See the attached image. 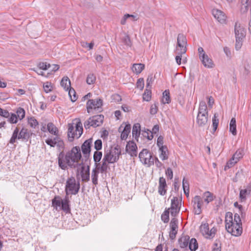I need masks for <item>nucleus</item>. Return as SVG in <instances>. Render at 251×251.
<instances>
[{
	"mask_svg": "<svg viewBox=\"0 0 251 251\" xmlns=\"http://www.w3.org/2000/svg\"><path fill=\"white\" fill-rule=\"evenodd\" d=\"M63 155L62 153H60L58 157V165L62 170H66L67 165L71 168H75L80 165L81 163H79L81 158L80 149L79 147H73L72 150L67 152L65 161L63 159Z\"/></svg>",
	"mask_w": 251,
	"mask_h": 251,
	"instance_id": "nucleus-1",
	"label": "nucleus"
},
{
	"mask_svg": "<svg viewBox=\"0 0 251 251\" xmlns=\"http://www.w3.org/2000/svg\"><path fill=\"white\" fill-rule=\"evenodd\" d=\"M226 228L228 232L235 236L241 235L243 228L239 214L235 213L233 221L232 214L227 212L226 215Z\"/></svg>",
	"mask_w": 251,
	"mask_h": 251,
	"instance_id": "nucleus-2",
	"label": "nucleus"
},
{
	"mask_svg": "<svg viewBox=\"0 0 251 251\" xmlns=\"http://www.w3.org/2000/svg\"><path fill=\"white\" fill-rule=\"evenodd\" d=\"M47 130L50 134L55 135V137L46 139V143L51 147L56 146L58 150H63L64 149V143L59 136L58 129L56 126L53 123H49L47 125Z\"/></svg>",
	"mask_w": 251,
	"mask_h": 251,
	"instance_id": "nucleus-3",
	"label": "nucleus"
},
{
	"mask_svg": "<svg viewBox=\"0 0 251 251\" xmlns=\"http://www.w3.org/2000/svg\"><path fill=\"white\" fill-rule=\"evenodd\" d=\"M121 154V149L117 146L114 147H111L109 149H105L103 157L110 162L114 163L118 161Z\"/></svg>",
	"mask_w": 251,
	"mask_h": 251,
	"instance_id": "nucleus-4",
	"label": "nucleus"
},
{
	"mask_svg": "<svg viewBox=\"0 0 251 251\" xmlns=\"http://www.w3.org/2000/svg\"><path fill=\"white\" fill-rule=\"evenodd\" d=\"M79 189V182L78 181L77 183H76L74 177L71 176L67 179L65 186L66 195L69 194L76 195L78 192Z\"/></svg>",
	"mask_w": 251,
	"mask_h": 251,
	"instance_id": "nucleus-5",
	"label": "nucleus"
},
{
	"mask_svg": "<svg viewBox=\"0 0 251 251\" xmlns=\"http://www.w3.org/2000/svg\"><path fill=\"white\" fill-rule=\"evenodd\" d=\"M198 51L199 58L205 68L211 69L215 67V64L212 59L205 53L202 47H199Z\"/></svg>",
	"mask_w": 251,
	"mask_h": 251,
	"instance_id": "nucleus-6",
	"label": "nucleus"
},
{
	"mask_svg": "<svg viewBox=\"0 0 251 251\" xmlns=\"http://www.w3.org/2000/svg\"><path fill=\"white\" fill-rule=\"evenodd\" d=\"M139 157L142 163L150 167L154 164V158L147 149H143L139 154Z\"/></svg>",
	"mask_w": 251,
	"mask_h": 251,
	"instance_id": "nucleus-7",
	"label": "nucleus"
},
{
	"mask_svg": "<svg viewBox=\"0 0 251 251\" xmlns=\"http://www.w3.org/2000/svg\"><path fill=\"white\" fill-rule=\"evenodd\" d=\"M200 231L204 237L210 239L214 237L216 229L213 227L209 230L208 224L205 223L200 226Z\"/></svg>",
	"mask_w": 251,
	"mask_h": 251,
	"instance_id": "nucleus-8",
	"label": "nucleus"
},
{
	"mask_svg": "<svg viewBox=\"0 0 251 251\" xmlns=\"http://www.w3.org/2000/svg\"><path fill=\"white\" fill-rule=\"evenodd\" d=\"M102 105V100L99 99L97 100H89L87 102V110L88 113H90L92 109L100 110Z\"/></svg>",
	"mask_w": 251,
	"mask_h": 251,
	"instance_id": "nucleus-9",
	"label": "nucleus"
},
{
	"mask_svg": "<svg viewBox=\"0 0 251 251\" xmlns=\"http://www.w3.org/2000/svg\"><path fill=\"white\" fill-rule=\"evenodd\" d=\"M192 203L195 214L199 215L201 213V208L203 203L202 198L199 196H196L192 200Z\"/></svg>",
	"mask_w": 251,
	"mask_h": 251,
	"instance_id": "nucleus-10",
	"label": "nucleus"
},
{
	"mask_svg": "<svg viewBox=\"0 0 251 251\" xmlns=\"http://www.w3.org/2000/svg\"><path fill=\"white\" fill-rule=\"evenodd\" d=\"M180 201H181L180 200ZM181 201L177 197H174L171 200V205L170 208L171 215L173 217H176L180 211Z\"/></svg>",
	"mask_w": 251,
	"mask_h": 251,
	"instance_id": "nucleus-11",
	"label": "nucleus"
},
{
	"mask_svg": "<svg viewBox=\"0 0 251 251\" xmlns=\"http://www.w3.org/2000/svg\"><path fill=\"white\" fill-rule=\"evenodd\" d=\"M234 33L236 38L244 39L246 36L245 28L238 22H236L234 25Z\"/></svg>",
	"mask_w": 251,
	"mask_h": 251,
	"instance_id": "nucleus-12",
	"label": "nucleus"
},
{
	"mask_svg": "<svg viewBox=\"0 0 251 251\" xmlns=\"http://www.w3.org/2000/svg\"><path fill=\"white\" fill-rule=\"evenodd\" d=\"M178 222L177 219H176L175 217H174L170 223V226L171 228V230L170 231V237L171 239H174L176 238L178 231Z\"/></svg>",
	"mask_w": 251,
	"mask_h": 251,
	"instance_id": "nucleus-13",
	"label": "nucleus"
},
{
	"mask_svg": "<svg viewBox=\"0 0 251 251\" xmlns=\"http://www.w3.org/2000/svg\"><path fill=\"white\" fill-rule=\"evenodd\" d=\"M92 142L93 140L92 138H90L86 140L81 146V150L85 158H87L89 156Z\"/></svg>",
	"mask_w": 251,
	"mask_h": 251,
	"instance_id": "nucleus-14",
	"label": "nucleus"
},
{
	"mask_svg": "<svg viewBox=\"0 0 251 251\" xmlns=\"http://www.w3.org/2000/svg\"><path fill=\"white\" fill-rule=\"evenodd\" d=\"M137 147L136 144L133 141L127 142L126 151L132 157L136 156L137 155Z\"/></svg>",
	"mask_w": 251,
	"mask_h": 251,
	"instance_id": "nucleus-15",
	"label": "nucleus"
},
{
	"mask_svg": "<svg viewBox=\"0 0 251 251\" xmlns=\"http://www.w3.org/2000/svg\"><path fill=\"white\" fill-rule=\"evenodd\" d=\"M212 14L219 22L221 24L226 23V16L222 11L218 9H213L212 10Z\"/></svg>",
	"mask_w": 251,
	"mask_h": 251,
	"instance_id": "nucleus-16",
	"label": "nucleus"
},
{
	"mask_svg": "<svg viewBox=\"0 0 251 251\" xmlns=\"http://www.w3.org/2000/svg\"><path fill=\"white\" fill-rule=\"evenodd\" d=\"M80 175L81 178V181L83 182H88L90 180V167L87 166L85 167L82 165L81 167Z\"/></svg>",
	"mask_w": 251,
	"mask_h": 251,
	"instance_id": "nucleus-17",
	"label": "nucleus"
},
{
	"mask_svg": "<svg viewBox=\"0 0 251 251\" xmlns=\"http://www.w3.org/2000/svg\"><path fill=\"white\" fill-rule=\"evenodd\" d=\"M112 163L110 162L108 160H107L106 158L103 157L101 161V163H99L95 166V167L100 170L101 173H106L107 169L109 168L108 164H112Z\"/></svg>",
	"mask_w": 251,
	"mask_h": 251,
	"instance_id": "nucleus-18",
	"label": "nucleus"
},
{
	"mask_svg": "<svg viewBox=\"0 0 251 251\" xmlns=\"http://www.w3.org/2000/svg\"><path fill=\"white\" fill-rule=\"evenodd\" d=\"M91 126L93 127H97L100 126L104 119V116L102 115H98L90 117L89 119Z\"/></svg>",
	"mask_w": 251,
	"mask_h": 251,
	"instance_id": "nucleus-19",
	"label": "nucleus"
},
{
	"mask_svg": "<svg viewBox=\"0 0 251 251\" xmlns=\"http://www.w3.org/2000/svg\"><path fill=\"white\" fill-rule=\"evenodd\" d=\"M251 193V184H249L246 188L241 189L240 191L239 198L241 201H245L248 197L250 196Z\"/></svg>",
	"mask_w": 251,
	"mask_h": 251,
	"instance_id": "nucleus-20",
	"label": "nucleus"
},
{
	"mask_svg": "<svg viewBox=\"0 0 251 251\" xmlns=\"http://www.w3.org/2000/svg\"><path fill=\"white\" fill-rule=\"evenodd\" d=\"M167 184L166 179L163 177H160L159 180L158 193L160 195L164 196L166 193Z\"/></svg>",
	"mask_w": 251,
	"mask_h": 251,
	"instance_id": "nucleus-21",
	"label": "nucleus"
},
{
	"mask_svg": "<svg viewBox=\"0 0 251 251\" xmlns=\"http://www.w3.org/2000/svg\"><path fill=\"white\" fill-rule=\"evenodd\" d=\"M208 121V115L198 114L197 117L196 123L200 126H205Z\"/></svg>",
	"mask_w": 251,
	"mask_h": 251,
	"instance_id": "nucleus-22",
	"label": "nucleus"
},
{
	"mask_svg": "<svg viewBox=\"0 0 251 251\" xmlns=\"http://www.w3.org/2000/svg\"><path fill=\"white\" fill-rule=\"evenodd\" d=\"M249 8L251 11V0H241V12L246 13Z\"/></svg>",
	"mask_w": 251,
	"mask_h": 251,
	"instance_id": "nucleus-23",
	"label": "nucleus"
},
{
	"mask_svg": "<svg viewBox=\"0 0 251 251\" xmlns=\"http://www.w3.org/2000/svg\"><path fill=\"white\" fill-rule=\"evenodd\" d=\"M63 200L59 196H55L52 200V205L57 211L61 210V204Z\"/></svg>",
	"mask_w": 251,
	"mask_h": 251,
	"instance_id": "nucleus-24",
	"label": "nucleus"
},
{
	"mask_svg": "<svg viewBox=\"0 0 251 251\" xmlns=\"http://www.w3.org/2000/svg\"><path fill=\"white\" fill-rule=\"evenodd\" d=\"M74 124H68V136L69 140L72 141L76 138Z\"/></svg>",
	"mask_w": 251,
	"mask_h": 251,
	"instance_id": "nucleus-25",
	"label": "nucleus"
},
{
	"mask_svg": "<svg viewBox=\"0 0 251 251\" xmlns=\"http://www.w3.org/2000/svg\"><path fill=\"white\" fill-rule=\"evenodd\" d=\"M189 239L190 237L188 235L182 236L178 240L179 247L182 249L187 247L189 245Z\"/></svg>",
	"mask_w": 251,
	"mask_h": 251,
	"instance_id": "nucleus-26",
	"label": "nucleus"
},
{
	"mask_svg": "<svg viewBox=\"0 0 251 251\" xmlns=\"http://www.w3.org/2000/svg\"><path fill=\"white\" fill-rule=\"evenodd\" d=\"M214 196L212 193L209 191H206L204 192L202 195V199L203 201V202H205L206 204H208L210 202L214 200Z\"/></svg>",
	"mask_w": 251,
	"mask_h": 251,
	"instance_id": "nucleus-27",
	"label": "nucleus"
},
{
	"mask_svg": "<svg viewBox=\"0 0 251 251\" xmlns=\"http://www.w3.org/2000/svg\"><path fill=\"white\" fill-rule=\"evenodd\" d=\"M100 172V170L96 167L93 169L91 173V178L92 183L96 185L98 183V176Z\"/></svg>",
	"mask_w": 251,
	"mask_h": 251,
	"instance_id": "nucleus-28",
	"label": "nucleus"
},
{
	"mask_svg": "<svg viewBox=\"0 0 251 251\" xmlns=\"http://www.w3.org/2000/svg\"><path fill=\"white\" fill-rule=\"evenodd\" d=\"M30 135L28 129L25 128H22L19 131V139L27 140L29 138Z\"/></svg>",
	"mask_w": 251,
	"mask_h": 251,
	"instance_id": "nucleus-29",
	"label": "nucleus"
},
{
	"mask_svg": "<svg viewBox=\"0 0 251 251\" xmlns=\"http://www.w3.org/2000/svg\"><path fill=\"white\" fill-rule=\"evenodd\" d=\"M141 126L140 124L136 123L134 125L132 128V134L133 137L137 138L139 137L141 132Z\"/></svg>",
	"mask_w": 251,
	"mask_h": 251,
	"instance_id": "nucleus-30",
	"label": "nucleus"
},
{
	"mask_svg": "<svg viewBox=\"0 0 251 251\" xmlns=\"http://www.w3.org/2000/svg\"><path fill=\"white\" fill-rule=\"evenodd\" d=\"M144 68L145 65L142 63H139L134 64L132 65L131 69L133 73L138 75L140 74L142 72V71L144 69Z\"/></svg>",
	"mask_w": 251,
	"mask_h": 251,
	"instance_id": "nucleus-31",
	"label": "nucleus"
},
{
	"mask_svg": "<svg viewBox=\"0 0 251 251\" xmlns=\"http://www.w3.org/2000/svg\"><path fill=\"white\" fill-rule=\"evenodd\" d=\"M160 152L159 157L162 160H165L168 158V150L166 146H164L162 148L159 149Z\"/></svg>",
	"mask_w": 251,
	"mask_h": 251,
	"instance_id": "nucleus-32",
	"label": "nucleus"
},
{
	"mask_svg": "<svg viewBox=\"0 0 251 251\" xmlns=\"http://www.w3.org/2000/svg\"><path fill=\"white\" fill-rule=\"evenodd\" d=\"M75 128V136L76 138H78L80 137L81 134L83 133V128L82 124L80 122H77L75 126H74Z\"/></svg>",
	"mask_w": 251,
	"mask_h": 251,
	"instance_id": "nucleus-33",
	"label": "nucleus"
},
{
	"mask_svg": "<svg viewBox=\"0 0 251 251\" xmlns=\"http://www.w3.org/2000/svg\"><path fill=\"white\" fill-rule=\"evenodd\" d=\"M198 114L207 115V106L204 101H201L200 103L199 112Z\"/></svg>",
	"mask_w": 251,
	"mask_h": 251,
	"instance_id": "nucleus-34",
	"label": "nucleus"
},
{
	"mask_svg": "<svg viewBox=\"0 0 251 251\" xmlns=\"http://www.w3.org/2000/svg\"><path fill=\"white\" fill-rule=\"evenodd\" d=\"M130 129H131L130 125L127 124L125 126L121 134V138L122 140L126 139L129 133L130 132Z\"/></svg>",
	"mask_w": 251,
	"mask_h": 251,
	"instance_id": "nucleus-35",
	"label": "nucleus"
},
{
	"mask_svg": "<svg viewBox=\"0 0 251 251\" xmlns=\"http://www.w3.org/2000/svg\"><path fill=\"white\" fill-rule=\"evenodd\" d=\"M61 85L66 91L71 88V81L68 77H63L61 81Z\"/></svg>",
	"mask_w": 251,
	"mask_h": 251,
	"instance_id": "nucleus-36",
	"label": "nucleus"
},
{
	"mask_svg": "<svg viewBox=\"0 0 251 251\" xmlns=\"http://www.w3.org/2000/svg\"><path fill=\"white\" fill-rule=\"evenodd\" d=\"M229 131L233 135H236L237 134L236 119L235 118H232L230 120L229 123Z\"/></svg>",
	"mask_w": 251,
	"mask_h": 251,
	"instance_id": "nucleus-37",
	"label": "nucleus"
},
{
	"mask_svg": "<svg viewBox=\"0 0 251 251\" xmlns=\"http://www.w3.org/2000/svg\"><path fill=\"white\" fill-rule=\"evenodd\" d=\"M69 202V201L67 198L62 201L61 209L63 210L66 213H69L70 211Z\"/></svg>",
	"mask_w": 251,
	"mask_h": 251,
	"instance_id": "nucleus-38",
	"label": "nucleus"
},
{
	"mask_svg": "<svg viewBox=\"0 0 251 251\" xmlns=\"http://www.w3.org/2000/svg\"><path fill=\"white\" fill-rule=\"evenodd\" d=\"M176 50L177 54L178 55H182L186 53L187 51V46L181 45L179 44H176Z\"/></svg>",
	"mask_w": 251,
	"mask_h": 251,
	"instance_id": "nucleus-39",
	"label": "nucleus"
},
{
	"mask_svg": "<svg viewBox=\"0 0 251 251\" xmlns=\"http://www.w3.org/2000/svg\"><path fill=\"white\" fill-rule=\"evenodd\" d=\"M19 129L18 127H16L14 129L13 134L12 135V137H11L9 143L10 144H14L16 140L19 139Z\"/></svg>",
	"mask_w": 251,
	"mask_h": 251,
	"instance_id": "nucleus-40",
	"label": "nucleus"
},
{
	"mask_svg": "<svg viewBox=\"0 0 251 251\" xmlns=\"http://www.w3.org/2000/svg\"><path fill=\"white\" fill-rule=\"evenodd\" d=\"M189 248L191 251H195L198 248V244L195 238H192L189 240Z\"/></svg>",
	"mask_w": 251,
	"mask_h": 251,
	"instance_id": "nucleus-41",
	"label": "nucleus"
},
{
	"mask_svg": "<svg viewBox=\"0 0 251 251\" xmlns=\"http://www.w3.org/2000/svg\"><path fill=\"white\" fill-rule=\"evenodd\" d=\"M177 44L181 45H187V39L186 36L181 33H179L177 35Z\"/></svg>",
	"mask_w": 251,
	"mask_h": 251,
	"instance_id": "nucleus-42",
	"label": "nucleus"
},
{
	"mask_svg": "<svg viewBox=\"0 0 251 251\" xmlns=\"http://www.w3.org/2000/svg\"><path fill=\"white\" fill-rule=\"evenodd\" d=\"M102 156V152L96 151L94 152L93 159L95 162V166L100 163Z\"/></svg>",
	"mask_w": 251,
	"mask_h": 251,
	"instance_id": "nucleus-43",
	"label": "nucleus"
},
{
	"mask_svg": "<svg viewBox=\"0 0 251 251\" xmlns=\"http://www.w3.org/2000/svg\"><path fill=\"white\" fill-rule=\"evenodd\" d=\"M7 119V121L12 124H16L18 122V119L16 114L13 113H10L9 116L6 117Z\"/></svg>",
	"mask_w": 251,
	"mask_h": 251,
	"instance_id": "nucleus-44",
	"label": "nucleus"
},
{
	"mask_svg": "<svg viewBox=\"0 0 251 251\" xmlns=\"http://www.w3.org/2000/svg\"><path fill=\"white\" fill-rule=\"evenodd\" d=\"M142 135L146 137L148 140H151L152 139L153 137V135H152V133H151V130L144 128L141 130Z\"/></svg>",
	"mask_w": 251,
	"mask_h": 251,
	"instance_id": "nucleus-45",
	"label": "nucleus"
},
{
	"mask_svg": "<svg viewBox=\"0 0 251 251\" xmlns=\"http://www.w3.org/2000/svg\"><path fill=\"white\" fill-rule=\"evenodd\" d=\"M244 155V149L241 148L239 149L235 152V153L233 154L232 157L236 160V161H238Z\"/></svg>",
	"mask_w": 251,
	"mask_h": 251,
	"instance_id": "nucleus-46",
	"label": "nucleus"
},
{
	"mask_svg": "<svg viewBox=\"0 0 251 251\" xmlns=\"http://www.w3.org/2000/svg\"><path fill=\"white\" fill-rule=\"evenodd\" d=\"M170 93L169 90H165L163 93L162 101L163 103H169L170 102Z\"/></svg>",
	"mask_w": 251,
	"mask_h": 251,
	"instance_id": "nucleus-47",
	"label": "nucleus"
},
{
	"mask_svg": "<svg viewBox=\"0 0 251 251\" xmlns=\"http://www.w3.org/2000/svg\"><path fill=\"white\" fill-rule=\"evenodd\" d=\"M170 208L166 209L161 215V220L164 223L169 221Z\"/></svg>",
	"mask_w": 251,
	"mask_h": 251,
	"instance_id": "nucleus-48",
	"label": "nucleus"
},
{
	"mask_svg": "<svg viewBox=\"0 0 251 251\" xmlns=\"http://www.w3.org/2000/svg\"><path fill=\"white\" fill-rule=\"evenodd\" d=\"M17 119L20 120H22L25 117V112L24 108L22 107H19L16 110Z\"/></svg>",
	"mask_w": 251,
	"mask_h": 251,
	"instance_id": "nucleus-49",
	"label": "nucleus"
},
{
	"mask_svg": "<svg viewBox=\"0 0 251 251\" xmlns=\"http://www.w3.org/2000/svg\"><path fill=\"white\" fill-rule=\"evenodd\" d=\"M150 89V88H147L143 95V100L147 101H150L151 99V92Z\"/></svg>",
	"mask_w": 251,
	"mask_h": 251,
	"instance_id": "nucleus-50",
	"label": "nucleus"
},
{
	"mask_svg": "<svg viewBox=\"0 0 251 251\" xmlns=\"http://www.w3.org/2000/svg\"><path fill=\"white\" fill-rule=\"evenodd\" d=\"M219 115L217 113H215L212 118V126L214 131H215L219 125Z\"/></svg>",
	"mask_w": 251,
	"mask_h": 251,
	"instance_id": "nucleus-51",
	"label": "nucleus"
},
{
	"mask_svg": "<svg viewBox=\"0 0 251 251\" xmlns=\"http://www.w3.org/2000/svg\"><path fill=\"white\" fill-rule=\"evenodd\" d=\"M27 120L28 123L31 127L35 128L38 125V122L34 117L28 118Z\"/></svg>",
	"mask_w": 251,
	"mask_h": 251,
	"instance_id": "nucleus-52",
	"label": "nucleus"
},
{
	"mask_svg": "<svg viewBox=\"0 0 251 251\" xmlns=\"http://www.w3.org/2000/svg\"><path fill=\"white\" fill-rule=\"evenodd\" d=\"M238 161H236V160L232 157V158L226 163V164L225 167V170H226L227 169L232 167Z\"/></svg>",
	"mask_w": 251,
	"mask_h": 251,
	"instance_id": "nucleus-53",
	"label": "nucleus"
},
{
	"mask_svg": "<svg viewBox=\"0 0 251 251\" xmlns=\"http://www.w3.org/2000/svg\"><path fill=\"white\" fill-rule=\"evenodd\" d=\"M96 81V77L93 74H89L88 75L86 79V82L88 84H93Z\"/></svg>",
	"mask_w": 251,
	"mask_h": 251,
	"instance_id": "nucleus-54",
	"label": "nucleus"
},
{
	"mask_svg": "<svg viewBox=\"0 0 251 251\" xmlns=\"http://www.w3.org/2000/svg\"><path fill=\"white\" fill-rule=\"evenodd\" d=\"M123 43L127 47L131 46V42L128 35H126L122 39Z\"/></svg>",
	"mask_w": 251,
	"mask_h": 251,
	"instance_id": "nucleus-55",
	"label": "nucleus"
},
{
	"mask_svg": "<svg viewBox=\"0 0 251 251\" xmlns=\"http://www.w3.org/2000/svg\"><path fill=\"white\" fill-rule=\"evenodd\" d=\"M38 66L40 69L46 70L51 67V65L47 62H40Z\"/></svg>",
	"mask_w": 251,
	"mask_h": 251,
	"instance_id": "nucleus-56",
	"label": "nucleus"
},
{
	"mask_svg": "<svg viewBox=\"0 0 251 251\" xmlns=\"http://www.w3.org/2000/svg\"><path fill=\"white\" fill-rule=\"evenodd\" d=\"M136 87L141 90H143L144 87V80L143 78H140L138 79Z\"/></svg>",
	"mask_w": 251,
	"mask_h": 251,
	"instance_id": "nucleus-57",
	"label": "nucleus"
},
{
	"mask_svg": "<svg viewBox=\"0 0 251 251\" xmlns=\"http://www.w3.org/2000/svg\"><path fill=\"white\" fill-rule=\"evenodd\" d=\"M158 107L156 103L151 104L150 107V113L151 115H155L157 113Z\"/></svg>",
	"mask_w": 251,
	"mask_h": 251,
	"instance_id": "nucleus-58",
	"label": "nucleus"
},
{
	"mask_svg": "<svg viewBox=\"0 0 251 251\" xmlns=\"http://www.w3.org/2000/svg\"><path fill=\"white\" fill-rule=\"evenodd\" d=\"M43 87L44 89V91L46 93H48V92L51 91L52 90V88L51 83L49 82H47L45 83L43 85Z\"/></svg>",
	"mask_w": 251,
	"mask_h": 251,
	"instance_id": "nucleus-59",
	"label": "nucleus"
},
{
	"mask_svg": "<svg viewBox=\"0 0 251 251\" xmlns=\"http://www.w3.org/2000/svg\"><path fill=\"white\" fill-rule=\"evenodd\" d=\"M94 147L97 151H99L102 148V141L100 139L97 140L94 143Z\"/></svg>",
	"mask_w": 251,
	"mask_h": 251,
	"instance_id": "nucleus-60",
	"label": "nucleus"
},
{
	"mask_svg": "<svg viewBox=\"0 0 251 251\" xmlns=\"http://www.w3.org/2000/svg\"><path fill=\"white\" fill-rule=\"evenodd\" d=\"M243 39L236 38L235 49L236 50H238L241 48L243 44Z\"/></svg>",
	"mask_w": 251,
	"mask_h": 251,
	"instance_id": "nucleus-61",
	"label": "nucleus"
},
{
	"mask_svg": "<svg viewBox=\"0 0 251 251\" xmlns=\"http://www.w3.org/2000/svg\"><path fill=\"white\" fill-rule=\"evenodd\" d=\"M163 137L162 136H159L157 140V145L159 148H162L163 147H164L165 146H163Z\"/></svg>",
	"mask_w": 251,
	"mask_h": 251,
	"instance_id": "nucleus-62",
	"label": "nucleus"
},
{
	"mask_svg": "<svg viewBox=\"0 0 251 251\" xmlns=\"http://www.w3.org/2000/svg\"><path fill=\"white\" fill-rule=\"evenodd\" d=\"M153 80H154V79H153L152 75H150L148 76L147 79V84H146L147 88H151V84L152 83Z\"/></svg>",
	"mask_w": 251,
	"mask_h": 251,
	"instance_id": "nucleus-63",
	"label": "nucleus"
},
{
	"mask_svg": "<svg viewBox=\"0 0 251 251\" xmlns=\"http://www.w3.org/2000/svg\"><path fill=\"white\" fill-rule=\"evenodd\" d=\"M69 96L71 98V100L72 101H75L76 100L75 93L74 89L71 90V88H70V90L69 91Z\"/></svg>",
	"mask_w": 251,
	"mask_h": 251,
	"instance_id": "nucleus-64",
	"label": "nucleus"
}]
</instances>
